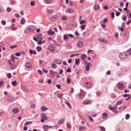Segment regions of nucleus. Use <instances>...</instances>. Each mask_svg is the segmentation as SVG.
Returning <instances> with one entry per match:
<instances>
[{"label":"nucleus","instance_id":"nucleus-1","mask_svg":"<svg viewBox=\"0 0 131 131\" xmlns=\"http://www.w3.org/2000/svg\"><path fill=\"white\" fill-rule=\"evenodd\" d=\"M130 54H129V52L128 51L126 52H124L119 54V57L120 59H124L128 57V56Z\"/></svg>","mask_w":131,"mask_h":131},{"label":"nucleus","instance_id":"nucleus-2","mask_svg":"<svg viewBox=\"0 0 131 131\" xmlns=\"http://www.w3.org/2000/svg\"><path fill=\"white\" fill-rule=\"evenodd\" d=\"M47 48L49 51H54L56 50L55 47L52 45H49L48 46Z\"/></svg>","mask_w":131,"mask_h":131},{"label":"nucleus","instance_id":"nucleus-3","mask_svg":"<svg viewBox=\"0 0 131 131\" xmlns=\"http://www.w3.org/2000/svg\"><path fill=\"white\" fill-rule=\"evenodd\" d=\"M84 86L87 88H90L91 87V84L89 82H86L84 84Z\"/></svg>","mask_w":131,"mask_h":131},{"label":"nucleus","instance_id":"nucleus-4","mask_svg":"<svg viewBox=\"0 0 131 131\" xmlns=\"http://www.w3.org/2000/svg\"><path fill=\"white\" fill-rule=\"evenodd\" d=\"M32 32L30 26H28L27 27V28L24 31L25 33H27L28 32Z\"/></svg>","mask_w":131,"mask_h":131},{"label":"nucleus","instance_id":"nucleus-5","mask_svg":"<svg viewBox=\"0 0 131 131\" xmlns=\"http://www.w3.org/2000/svg\"><path fill=\"white\" fill-rule=\"evenodd\" d=\"M117 87L119 89L122 90L124 88V85L123 83H119L117 84Z\"/></svg>","mask_w":131,"mask_h":131},{"label":"nucleus","instance_id":"nucleus-6","mask_svg":"<svg viewBox=\"0 0 131 131\" xmlns=\"http://www.w3.org/2000/svg\"><path fill=\"white\" fill-rule=\"evenodd\" d=\"M65 117H63L61 119L59 120L57 122V124L58 125H60L62 124L65 120Z\"/></svg>","mask_w":131,"mask_h":131},{"label":"nucleus","instance_id":"nucleus-7","mask_svg":"<svg viewBox=\"0 0 131 131\" xmlns=\"http://www.w3.org/2000/svg\"><path fill=\"white\" fill-rule=\"evenodd\" d=\"M91 103V101L88 99L85 100L83 102V103L84 105L90 104Z\"/></svg>","mask_w":131,"mask_h":131},{"label":"nucleus","instance_id":"nucleus-8","mask_svg":"<svg viewBox=\"0 0 131 131\" xmlns=\"http://www.w3.org/2000/svg\"><path fill=\"white\" fill-rule=\"evenodd\" d=\"M21 88L22 90L25 92H28V89L26 88L25 86L23 85L21 86Z\"/></svg>","mask_w":131,"mask_h":131},{"label":"nucleus","instance_id":"nucleus-9","mask_svg":"<svg viewBox=\"0 0 131 131\" xmlns=\"http://www.w3.org/2000/svg\"><path fill=\"white\" fill-rule=\"evenodd\" d=\"M13 95L9 94L8 95V100L10 102H12L14 101L13 99Z\"/></svg>","mask_w":131,"mask_h":131},{"label":"nucleus","instance_id":"nucleus-10","mask_svg":"<svg viewBox=\"0 0 131 131\" xmlns=\"http://www.w3.org/2000/svg\"><path fill=\"white\" fill-rule=\"evenodd\" d=\"M36 37L38 39L42 40L43 38V35L42 34H39L36 35Z\"/></svg>","mask_w":131,"mask_h":131},{"label":"nucleus","instance_id":"nucleus-11","mask_svg":"<svg viewBox=\"0 0 131 131\" xmlns=\"http://www.w3.org/2000/svg\"><path fill=\"white\" fill-rule=\"evenodd\" d=\"M81 93L78 95L81 98H83L85 96V95L83 94V91L82 89H80Z\"/></svg>","mask_w":131,"mask_h":131},{"label":"nucleus","instance_id":"nucleus-12","mask_svg":"<svg viewBox=\"0 0 131 131\" xmlns=\"http://www.w3.org/2000/svg\"><path fill=\"white\" fill-rule=\"evenodd\" d=\"M58 19V17L57 16H54L51 18L50 20L51 21H55Z\"/></svg>","mask_w":131,"mask_h":131},{"label":"nucleus","instance_id":"nucleus-13","mask_svg":"<svg viewBox=\"0 0 131 131\" xmlns=\"http://www.w3.org/2000/svg\"><path fill=\"white\" fill-rule=\"evenodd\" d=\"M66 12L69 14H72L74 13V10L70 8H68L66 10Z\"/></svg>","mask_w":131,"mask_h":131},{"label":"nucleus","instance_id":"nucleus-14","mask_svg":"<svg viewBox=\"0 0 131 131\" xmlns=\"http://www.w3.org/2000/svg\"><path fill=\"white\" fill-rule=\"evenodd\" d=\"M87 128L85 126H80L79 128V131H82V130H85Z\"/></svg>","mask_w":131,"mask_h":131},{"label":"nucleus","instance_id":"nucleus-15","mask_svg":"<svg viewBox=\"0 0 131 131\" xmlns=\"http://www.w3.org/2000/svg\"><path fill=\"white\" fill-rule=\"evenodd\" d=\"M26 68L29 69L32 67V65L30 62L27 63L26 64Z\"/></svg>","mask_w":131,"mask_h":131},{"label":"nucleus","instance_id":"nucleus-16","mask_svg":"<svg viewBox=\"0 0 131 131\" xmlns=\"http://www.w3.org/2000/svg\"><path fill=\"white\" fill-rule=\"evenodd\" d=\"M54 62L56 64H62V61L61 60L58 59H56L54 60Z\"/></svg>","mask_w":131,"mask_h":131},{"label":"nucleus","instance_id":"nucleus-17","mask_svg":"<svg viewBox=\"0 0 131 131\" xmlns=\"http://www.w3.org/2000/svg\"><path fill=\"white\" fill-rule=\"evenodd\" d=\"M41 117L42 118L44 119L45 120L48 119V118L45 114L42 113L41 114Z\"/></svg>","mask_w":131,"mask_h":131},{"label":"nucleus","instance_id":"nucleus-18","mask_svg":"<svg viewBox=\"0 0 131 131\" xmlns=\"http://www.w3.org/2000/svg\"><path fill=\"white\" fill-rule=\"evenodd\" d=\"M123 102V101L122 100H121L118 101L116 104V105H118L122 104Z\"/></svg>","mask_w":131,"mask_h":131},{"label":"nucleus","instance_id":"nucleus-19","mask_svg":"<svg viewBox=\"0 0 131 131\" xmlns=\"http://www.w3.org/2000/svg\"><path fill=\"white\" fill-rule=\"evenodd\" d=\"M77 45L79 47L81 48L83 46V43L82 42L79 41L78 42Z\"/></svg>","mask_w":131,"mask_h":131},{"label":"nucleus","instance_id":"nucleus-20","mask_svg":"<svg viewBox=\"0 0 131 131\" xmlns=\"http://www.w3.org/2000/svg\"><path fill=\"white\" fill-rule=\"evenodd\" d=\"M99 41L101 42H103L106 43L107 42V40L103 38H101L99 39Z\"/></svg>","mask_w":131,"mask_h":131},{"label":"nucleus","instance_id":"nucleus-21","mask_svg":"<svg viewBox=\"0 0 131 131\" xmlns=\"http://www.w3.org/2000/svg\"><path fill=\"white\" fill-rule=\"evenodd\" d=\"M65 103L67 105V106L71 108H72L71 106V105L70 104V103L67 100H66L65 101Z\"/></svg>","mask_w":131,"mask_h":131},{"label":"nucleus","instance_id":"nucleus-22","mask_svg":"<svg viewBox=\"0 0 131 131\" xmlns=\"http://www.w3.org/2000/svg\"><path fill=\"white\" fill-rule=\"evenodd\" d=\"M41 109L42 111H44L48 110V108H47L46 107V106H43L41 107Z\"/></svg>","mask_w":131,"mask_h":131},{"label":"nucleus","instance_id":"nucleus-23","mask_svg":"<svg viewBox=\"0 0 131 131\" xmlns=\"http://www.w3.org/2000/svg\"><path fill=\"white\" fill-rule=\"evenodd\" d=\"M63 95V93H58V94L57 96L58 97V98H59L60 99H61L62 98Z\"/></svg>","mask_w":131,"mask_h":131},{"label":"nucleus","instance_id":"nucleus-24","mask_svg":"<svg viewBox=\"0 0 131 131\" xmlns=\"http://www.w3.org/2000/svg\"><path fill=\"white\" fill-rule=\"evenodd\" d=\"M90 64V63H88L87 64V65L85 67V68H86L85 70L86 71H88L90 69V68H89Z\"/></svg>","mask_w":131,"mask_h":131},{"label":"nucleus","instance_id":"nucleus-25","mask_svg":"<svg viewBox=\"0 0 131 131\" xmlns=\"http://www.w3.org/2000/svg\"><path fill=\"white\" fill-rule=\"evenodd\" d=\"M53 0H45V2L48 4L51 3L53 2Z\"/></svg>","mask_w":131,"mask_h":131},{"label":"nucleus","instance_id":"nucleus-26","mask_svg":"<svg viewBox=\"0 0 131 131\" xmlns=\"http://www.w3.org/2000/svg\"><path fill=\"white\" fill-rule=\"evenodd\" d=\"M55 32L54 31H52L51 29H50L48 31V34L51 35H52Z\"/></svg>","mask_w":131,"mask_h":131},{"label":"nucleus","instance_id":"nucleus-27","mask_svg":"<svg viewBox=\"0 0 131 131\" xmlns=\"http://www.w3.org/2000/svg\"><path fill=\"white\" fill-rule=\"evenodd\" d=\"M13 112L14 113H17L19 112V110L17 108H14L13 110Z\"/></svg>","mask_w":131,"mask_h":131},{"label":"nucleus","instance_id":"nucleus-28","mask_svg":"<svg viewBox=\"0 0 131 131\" xmlns=\"http://www.w3.org/2000/svg\"><path fill=\"white\" fill-rule=\"evenodd\" d=\"M52 10H48L47 12V14L48 15H50L53 13Z\"/></svg>","mask_w":131,"mask_h":131},{"label":"nucleus","instance_id":"nucleus-29","mask_svg":"<svg viewBox=\"0 0 131 131\" xmlns=\"http://www.w3.org/2000/svg\"><path fill=\"white\" fill-rule=\"evenodd\" d=\"M56 73H57V72H54L52 70H51L50 71V74H51L52 75H54V74H55Z\"/></svg>","mask_w":131,"mask_h":131},{"label":"nucleus","instance_id":"nucleus-30","mask_svg":"<svg viewBox=\"0 0 131 131\" xmlns=\"http://www.w3.org/2000/svg\"><path fill=\"white\" fill-rule=\"evenodd\" d=\"M99 6L98 5L96 4L95 5L94 7V9L95 11H97V10L99 8Z\"/></svg>","mask_w":131,"mask_h":131},{"label":"nucleus","instance_id":"nucleus-31","mask_svg":"<svg viewBox=\"0 0 131 131\" xmlns=\"http://www.w3.org/2000/svg\"><path fill=\"white\" fill-rule=\"evenodd\" d=\"M99 128L101 131H106L104 127L100 126Z\"/></svg>","mask_w":131,"mask_h":131},{"label":"nucleus","instance_id":"nucleus-32","mask_svg":"<svg viewBox=\"0 0 131 131\" xmlns=\"http://www.w3.org/2000/svg\"><path fill=\"white\" fill-rule=\"evenodd\" d=\"M82 59L83 60L86 57V56L85 54H82L81 57Z\"/></svg>","mask_w":131,"mask_h":131},{"label":"nucleus","instance_id":"nucleus-33","mask_svg":"<svg viewBox=\"0 0 131 131\" xmlns=\"http://www.w3.org/2000/svg\"><path fill=\"white\" fill-rule=\"evenodd\" d=\"M12 84L14 86H16L17 84V82L16 81H14L12 83Z\"/></svg>","mask_w":131,"mask_h":131},{"label":"nucleus","instance_id":"nucleus-34","mask_svg":"<svg viewBox=\"0 0 131 131\" xmlns=\"http://www.w3.org/2000/svg\"><path fill=\"white\" fill-rule=\"evenodd\" d=\"M110 96L112 97L113 98H115L116 97V95L113 93H111L110 94Z\"/></svg>","mask_w":131,"mask_h":131},{"label":"nucleus","instance_id":"nucleus-35","mask_svg":"<svg viewBox=\"0 0 131 131\" xmlns=\"http://www.w3.org/2000/svg\"><path fill=\"white\" fill-rule=\"evenodd\" d=\"M32 122H31L28 121L25 123L24 125H28L29 124H32Z\"/></svg>","mask_w":131,"mask_h":131},{"label":"nucleus","instance_id":"nucleus-36","mask_svg":"<svg viewBox=\"0 0 131 131\" xmlns=\"http://www.w3.org/2000/svg\"><path fill=\"white\" fill-rule=\"evenodd\" d=\"M51 67L52 68H56L57 66L55 64L53 63L52 64Z\"/></svg>","mask_w":131,"mask_h":131},{"label":"nucleus","instance_id":"nucleus-37","mask_svg":"<svg viewBox=\"0 0 131 131\" xmlns=\"http://www.w3.org/2000/svg\"><path fill=\"white\" fill-rule=\"evenodd\" d=\"M41 49L42 48L41 47L38 46L37 48V50L38 51H40L41 50Z\"/></svg>","mask_w":131,"mask_h":131},{"label":"nucleus","instance_id":"nucleus-38","mask_svg":"<svg viewBox=\"0 0 131 131\" xmlns=\"http://www.w3.org/2000/svg\"><path fill=\"white\" fill-rule=\"evenodd\" d=\"M10 68L12 69H14L15 68V67L14 64H13L10 66Z\"/></svg>","mask_w":131,"mask_h":131},{"label":"nucleus","instance_id":"nucleus-39","mask_svg":"<svg viewBox=\"0 0 131 131\" xmlns=\"http://www.w3.org/2000/svg\"><path fill=\"white\" fill-rule=\"evenodd\" d=\"M25 22V20L24 19L22 18L21 20L20 23L21 24H24Z\"/></svg>","mask_w":131,"mask_h":131},{"label":"nucleus","instance_id":"nucleus-40","mask_svg":"<svg viewBox=\"0 0 131 131\" xmlns=\"http://www.w3.org/2000/svg\"><path fill=\"white\" fill-rule=\"evenodd\" d=\"M30 27H31L32 31H33L35 30V28L34 26H30Z\"/></svg>","mask_w":131,"mask_h":131},{"label":"nucleus","instance_id":"nucleus-41","mask_svg":"<svg viewBox=\"0 0 131 131\" xmlns=\"http://www.w3.org/2000/svg\"><path fill=\"white\" fill-rule=\"evenodd\" d=\"M61 19L62 20H67V18L64 16H62V18H61Z\"/></svg>","mask_w":131,"mask_h":131},{"label":"nucleus","instance_id":"nucleus-42","mask_svg":"<svg viewBox=\"0 0 131 131\" xmlns=\"http://www.w3.org/2000/svg\"><path fill=\"white\" fill-rule=\"evenodd\" d=\"M130 117V115L129 114H127L125 116V118L126 119H128Z\"/></svg>","mask_w":131,"mask_h":131},{"label":"nucleus","instance_id":"nucleus-43","mask_svg":"<svg viewBox=\"0 0 131 131\" xmlns=\"http://www.w3.org/2000/svg\"><path fill=\"white\" fill-rule=\"evenodd\" d=\"M68 37L67 34L64 35V36L63 39L64 40H66L68 39Z\"/></svg>","mask_w":131,"mask_h":131},{"label":"nucleus","instance_id":"nucleus-44","mask_svg":"<svg viewBox=\"0 0 131 131\" xmlns=\"http://www.w3.org/2000/svg\"><path fill=\"white\" fill-rule=\"evenodd\" d=\"M7 77L9 78H11L12 77V75L10 73H7Z\"/></svg>","mask_w":131,"mask_h":131},{"label":"nucleus","instance_id":"nucleus-45","mask_svg":"<svg viewBox=\"0 0 131 131\" xmlns=\"http://www.w3.org/2000/svg\"><path fill=\"white\" fill-rule=\"evenodd\" d=\"M67 127L68 128H71V126L70 124L69 123H67Z\"/></svg>","mask_w":131,"mask_h":131},{"label":"nucleus","instance_id":"nucleus-46","mask_svg":"<svg viewBox=\"0 0 131 131\" xmlns=\"http://www.w3.org/2000/svg\"><path fill=\"white\" fill-rule=\"evenodd\" d=\"M11 59L12 62H14L15 61V59L14 57H13L12 55L11 56Z\"/></svg>","mask_w":131,"mask_h":131},{"label":"nucleus","instance_id":"nucleus-47","mask_svg":"<svg viewBox=\"0 0 131 131\" xmlns=\"http://www.w3.org/2000/svg\"><path fill=\"white\" fill-rule=\"evenodd\" d=\"M86 22L85 20H82L80 21V24L81 25H82L83 23H85Z\"/></svg>","mask_w":131,"mask_h":131},{"label":"nucleus","instance_id":"nucleus-48","mask_svg":"<svg viewBox=\"0 0 131 131\" xmlns=\"http://www.w3.org/2000/svg\"><path fill=\"white\" fill-rule=\"evenodd\" d=\"M79 59H75V63L76 64H78L79 63Z\"/></svg>","mask_w":131,"mask_h":131},{"label":"nucleus","instance_id":"nucleus-49","mask_svg":"<svg viewBox=\"0 0 131 131\" xmlns=\"http://www.w3.org/2000/svg\"><path fill=\"white\" fill-rule=\"evenodd\" d=\"M108 108L110 110L112 111H113V107H112L111 105H110L109 106Z\"/></svg>","mask_w":131,"mask_h":131},{"label":"nucleus","instance_id":"nucleus-50","mask_svg":"<svg viewBox=\"0 0 131 131\" xmlns=\"http://www.w3.org/2000/svg\"><path fill=\"white\" fill-rule=\"evenodd\" d=\"M90 120L92 122H93L94 121L93 119V118L90 116H88Z\"/></svg>","mask_w":131,"mask_h":131},{"label":"nucleus","instance_id":"nucleus-51","mask_svg":"<svg viewBox=\"0 0 131 131\" xmlns=\"http://www.w3.org/2000/svg\"><path fill=\"white\" fill-rule=\"evenodd\" d=\"M1 23L3 25H5L6 24L5 21L3 20H2Z\"/></svg>","mask_w":131,"mask_h":131},{"label":"nucleus","instance_id":"nucleus-52","mask_svg":"<svg viewBox=\"0 0 131 131\" xmlns=\"http://www.w3.org/2000/svg\"><path fill=\"white\" fill-rule=\"evenodd\" d=\"M17 47V46L16 45H14L12 46H10V48L11 49H13Z\"/></svg>","mask_w":131,"mask_h":131},{"label":"nucleus","instance_id":"nucleus-53","mask_svg":"<svg viewBox=\"0 0 131 131\" xmlns=\"http://www.w3.org/2000/svg\"><path fill=\"white\" fill-rule=\"evenodd\" d=\"M70 82V79L68 78H67V84H69Z\"/></svg>","mask_w":131,"mask_h":131},{"label":"nucleus","instance_id":"nucleus-54","mask_svg":"<svg viewBox=\"0 0 131 131\" xmlns=\"http://www.w3.org/2000/svg\"><path fill=\"white\" fill-rule=\"evenodd\" d=\"M85 25H81V27L82 30H84L85 29Z\"/></svg>","mask_w":131,"mask_h":131},{"label":"nucleus","instance_id":"nucleus-55","mask_svg":"<svg viewBox=\"0 0 131 131\" xmlns=\"http://www.w3.org/2000/svg\"><path fill=\"white\" fill-rule=\"evenodd\" d=\"M38 72L40 73L41 74H42L43 73V72L41 70H38Z\"/></svg>","mask_w":131,"mask_h":131},{"label":"nucleus","instance_id":"nucleus-56","mask_svg":"<svg viewBox=\"0 0 131 131\" xmlns=\"http://www.w3.org/2000/svg\"><path fill=\"white\" fill-rule=\"evenodd\" d=\"M56 86L59 89H61V86L60 84H57L56 85Z\"/></svg>","mask_w":131,"mask_h":131},{"label":"nucleus","instance_id":"nucleus-57","mask_svg":"<svg viewBox=\"0 0 131 131\" xmlns=\"http://www.w3.org/2000/svg\"><path fill=\"white\" fill-rule=\"evenodd\" d=\"M20 55V53L19 52L16 53L15 54V55L16 56H19Z\"/></svg>","mask_w":131,"mask_h":131},{"label":"nucleus","instance_id":"nucleus-58","mask_svg":"<svg viewBox=\"0 0 131 131\" xmlns=\"http://www.w3.org/2000/svg\"><path fill=\"white\" fill-rule=\"evenodd\" d=\"M108 7L107 5H105L104 7V9L106 10L108 9Z\"/></svg>","mask_w":131,"mask_h":131},{"label":"nucleus","instance_id":"nucleus-59","mask_svg":"<svg viewBox=\"0 0 131 131\" xmlns=\"http://www.w3.org/2000/svg\"><path fill=\"white\" fill-rule=\"evenodd\" d=\"M35 104H31V107L32 108H34L35 107Z\"/></svg>","mask_w":131,"mask_h":131},{"label":"nucleus","instance_id":"nucleus-60","mask_svg":"<svg viewBox=\"0 0 131 131\" xmlns=\"http://www.w3.org/2000/svg\"><path fill=\"white\" fill-rule=\"evenodd\" d=\"M33 38L34 40L36 42H38V40L37 38L35 37L34 36H33Z\"/></svg>","mask_w":131,"mask_h":131},{"label":"nucleus","instance_id":"nucleus-61","mask_svg":"<svg viewBox=\"0 0 131 131\" xmlns=\"http://www.w3.org/2000/svg\"><path fill=\"white\" fill-rule=\"evenodd\" d=\"M12 29L13 30H16L17 29V28L14 26H12Z\"/></svg>","mask_w":131,"mask_h":131},{"label":"nucleus","instance_id":"nucleus-62","mask_svg":"<svg viewBox=\"0 0 131 131\" xmlns=\"http://www.w3.org/2000/svg\"><path fill=\"white\" fill-rule=\"evenodd\" d=\"M127 50L128 52H129V54H131V48Z\"/></svg>","mask_w":131,"mask_h":131},{"label":"nucleus","instance_id":"nucleus-63","mask_svg":"<svg viewBox=\"0 0 131 131\" xmlns=\"http://www.w3.org/2000/svg\"><path fill=\"white\" fill-rule=\"evenodd\" d=\"M121 14V13L120 12H116V16H119V15H120Z\"/></svg>","mask_w":131,"mask_h":131},{"label":"nucleus","instance_id":"nucleus-64","mask_svg":"<svg viewBox=\"0 0 131 131\" xmlns=\"http://www.w3.org/2000/svg\"><path fill=\"white\" fill-rule=\"evenodd\" d=\"M126 15H124L123 20L124 21H125L126 19Z\"/></svg>","mask_w":131,"mask_h":131}]
</instances>
